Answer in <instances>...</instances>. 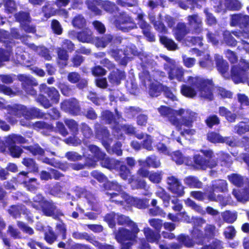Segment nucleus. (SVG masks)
Instances as JSON below:
<instances>
[{"instance_id": "13", "label": "nucleus", "mask_w": 249, "mask_h": 249, "mask_svg": "<svg viewBox=\"0 0 249 249\" xmlns=\"http://www.w3.org/2000/svg\"><path fill=\"white\" fill-rule=\"evenodd\" d=\"M187 25L190 33L198 35L203 31L202 18L197 14H194L187 17Z\"/></svg>"}, {"instance_id": "29", "label": "nucleus", "mask_w": 249, "mask_h": 249, "mask_svg": "<svg viewBox=\"0 0 249 249\" xmlns=\"http://www.w3.org/2000/svg\"><path fill=\"white\" fill-rule=\"evenodd\" d=\"M80 192L82 196L87 199L88 204L92 209L94 210L98 203L97 198L94 195L86 189H82Z\"/></svg>"}, {"instance_id": "63", "label": "nucleus", "mask_w": 249, "mask_h": 249, "mask_svg": "<svg viewBox=\"0 0 249 249\" xmlns=\"http://www.w3.org/2000/svg\"><path fill=\"white\" fill-rule=\"evenodd\" d=\"M117 213L112 212L106 214L104 217V220L107 222L110 228H114L116 225Z\"/></svg>"}, {"instance_id": "5", "label": "nucleus", "mask_w": 249, "mask_h": 249, "mask_svg": "<svg viewBox=\"0 0 249 249\" xmlns=\"http://www.w3.org/2000/svg\"><path fill=\"white\" fill-rule=\"evenodd\" d=\"M28 141L25 137L19 134H13L8 136L6 138L8 154L13 158H20L23 151L16 143L24 144L27 143Z\"/></svg>"}, {"instance_id": "56", "label": "nucleus", "mask_w": 249, "mask_h": 249, "mask_svg": "<svg viewBox=\"0 0 249 249\" xmlns=\"http://www.w3.org/2000/svg\"><path fill=\"white\" fill-rule=\"evenodd\" d=\"M163 174L162 171H151L148 178L152 183L159 184L162 180Z\"/></svg>"}, {"instance_id": "11", "label": "nucleus", "mask_w": 249, "mask_h": 249, "mask_svg": "<svg viewBox=\"0 0 249 249\" xmlns=\"http://www.w3.org/2000/svg\"><path fill=\"white\" fill-rule=\"evenodd\" d=\"M17 77L18 80L21 82L22 89L27 94L34 97L37 96V91L34 87L38 85V82L35 78L23 74H18Z\"/></svg>"}, {"instance_id": "60", "label": "nucleus", "mask_w": 249, "mask_h": 249, "mask_svg": "<svg viewBox=\"0 0 249 249\" xmlns=\"http://www.w3.org/2000/svg\"><path fill=\"white\" fill-rule=\"evenodd\" d=\"M61 93L65 96L69 97L74 94V91L71 86L64 83H60L58 86Z\"/></svg>"}, {"instance_id": "37", "label": "nucleus", "mask_w": 249, "mask_h": 249, "mask_svg": "<svg viewBox=\"0 0 249 249\" xmlns=\"http://www.w3.org/2000/svg\"><path fill=\"white\" fill-rule=\"evenodd\" d=\"M100 119L104 123L107 124L117 123L115 116L111 111L108 110H105L101 112Z\"/></svg>"}, {"instance_id": "2", "label": "nucleus", "mask_w": 249, "mask_h": 249, "mask_svg": "<svg viewBox=\"0 0 249 249\" xmlns=\"http://www.w3.org/2000/svg\"><path fill=\"white\" fill-rule=\"evenodd\" d=\"M39 94L36 96L35 100L45 109L57 104L60 100V94L54 87H49L45 83L39 85Z\"/></svg>"}, {"instance_id": "15", "label": "nucleus", "mask_w": 249, "mask_h": 249, "mask_svg": "<svg viewBox=\"0 0 249 249\" xmlns=\"http://www.w3.org/2000/svg\"><path fill=\"white\" fill-rule=\"evenodd\" d=\"M230 24L232 27L238 26L243 30H248L249 28V16L242 13L231 15Z\"/></svg>"}, {"instance_id": "39", "label": "nucleus", "mask_w": 249, "mask_h": 249, "mask_svg": "<svg viewBox=\"0 0 249 249\" xmlns=\"http://www.w3.org/2000/svg\"><path fill=\"white\" fill-rule=\"evenodd\" d=\"M44 116L45 114L38 108L36 107L27 108L26 119H41Z\"/></svg>"}, {"instance_id": "6", "label": "nucleus", "mask_w": 249, "mask_h": 249, "mask_svg": "<svg viewBox=\"0 0 249 249\" xmlns=\"http://www.w3.org/2000/svg\"><path fill=\"white\" fill-rule=\"evenodd\" d=\"M186 165L197 170H206L207 168L212 169L217 166L215 160H207L200 154H195L193 157H189L186 160Z\"/></svg>"}, {"instance_id": "31", "label": "nucleus", "mask_w": 249, "mask_h": 249, "mask_svg": "<svg viewBox=\"0 0 249 249\" xmlns=\"http://www.w3.org/2000/svg\"><path fill=\"white\" fill-rule=\"evenodd\" d=\"M21 184L26 189L32 193H36L38 188L39 183L37 179L35 178H32L24 180L21 182Z\"/></svg>"}, {"instance_id": "16", "label": "nucleus", "mask_w": 249, "mask_h": 249, "mask_svg": "<svg viewBox=\"0 0 249 249\" xmlns=\"http://www.w3.org/2000/svg\"><path fill=\"white\" fill-rule=\"evenodd\" d=\"M168 189L174 194L176 197H181L185 194L184 187L181 182L174 176H171L167 178Z\"/></svg>"}, {"instance_id": "26", "label": "nucleus", "mask_w": 249, "mask_h": 249, "mask_svg": "<svg viewBox=\"0 0 249 249\" xmlns=\"http://www.w3.org/2000/svg\"><path fill=\"white\" fill-rule=\"evenodd\" d=\"M217 163H219L221 166L230 167L232 164V160L231 155L225 152L220 151L218 154V157L215 159Z\"/></svg>"}, {"instance_id": "22", "label": "nucleus", "mask_w": 249, "mask_h": 249, "mask_svg": "<svg viewBox=\"0 0 249 249\" xmlns=\"http://www.w3.org/2000/svg\"><path fill=\"white\" fill-rule=\"evenodd\" d=\"M114 170L117 172L119 176L124 180H127L131 174V171L129 167L124 161L120 160L117 161Z\"/></svg>"}, {"instance_id": "17", "label": "nucleus", "mask_w": 249, "mask_h": 249, "mask_svg": "<svg viewBox=\"0 0 249 249\" xmlns=\"http://www.w3.org/2000/svg\"><path fill=\"white\" fill-rule=\"evenodd\" d=\"M61 106L70 114L77 116L80 114L81 107L79 102L75 98H72L61 103Z\"/></svg>"}, {"instance_id": "34", "label": "nucleus", "mask_w": 249, "mask_h": 249, "mask_svg": "<svg viewBox=\"0 0 249 249\" xmlns=\"http://www.w3.org/2000/svg\"><path fill=\"white\" fill-rule=\"evenodd\" d=\"M228 179L232 184L237 187H243L245 182V178L237 173H232L228 175Z\"/></svg>"}, {"instance_id": "38", "label": "nucleus", "mask_w": 249, "mask_h": 249, "mask_svg": "<svg viewBox=\"0 0 249 249\" xmlns=\"http://www.w3.org/2000/svg\"><path fill=\"white\" fill-rule=\"evenodd\" d=\"M23 148L27 150L34 156H43L45 150L38 143H35L28 146H23Z\"/></svg>"}, {"instance_id": "43", "label": "nucleus", "mask_w": 249, "mask_h": 249, "mask_svg": "<svg viewBox=\"0 0 249 249\" xmlns=\"http://www.w3.org/2000/svg\"><path fill=\"white\" fill-rule=\"evenodd\" d=\"M212 188L215 192L227 193L228 192V183L224 179H217L212 185Z\"/></svg>"}, {"instance_id": "21", "label": "nucleus", "mask_w": 249, "mask_h": 249, "mask_svg": "<svg viewBox=\"0 0 249 249\" xmlns=\"http://www.w3.org/2000/svg\"><path fill=\"white\" fill-rule=\"evenodd\" d=\"M177 4L182 9L186 10L188 8L193 10L195 8H201V5L198 3L199 0H168Z\"/></svg>"}, {"instance_id": "18", "label": "nucleus", "mask_w": 249, "mask_h": 249, "mask_svg": "<svg viewBox=\"0 0 249 249\" xmlns=\"http://www.w3.org/2000/svg\"><path fill=\"white\" fill-rule=\"evenodd\" d=\"M122 38L121 36H114L109 34L104 35L102 37H98L96 38L97 43L99 46L103 48L106 47L110 43L119 45L122 43Z\"/></svg>"}, {"instance_id": "12", "label": "nucleus", "mask_w": 249, "mask_h": 249, "mask_svg": "<svg viewBox=\"0 0 249 249\" xmlns=\"http://www.w3.org/2000/svg\"><path fill=\"white\" fill-rule=\"evenodd\" d=\"M94 129L96 137L101 140L105 148H108L112 139L107 128L97 122L94 124Z\"/></svg>"}, {"instance_id": "14", "label": "nucleus", "mask_w": 249, "mask_h": 249, "mask_svg": "<svg viewBox=\"0 0 249 249\" xmlns=\"http://www.w3.org/2000/svg\"><path fill=\"white\" fill-rule=\"evenodd\" d=\"M163 68L167 72L170 80L176 79L178 81H182L184 75L183 70L182 67H178L176 62H172L171 64L165 63L163 65Z\"/></svg>"}, {"instance_id": "35", "label": "nucleus", "mask_w": 249, "mask_h": 249, "mask_svg": "<svg viewBox=\"0 0 249 249\" xmlns=\"http://www.w3.org/2000/svg\"><path fill=\"white\" fill-rule=\"evenodd\" d=\"M143 232L145 238L150 243L158 242L160 238L159 232H155L149 228H144Z\"/></svg>"}, {"instance_id": "40", "label": "nucleus", "mask_w": 249, "mask_h": 249, "mask_svg": "<svg viewBox=\"0 0 249 249\" xmlns=\"http://www.w3.org/2000/svg\"><path fill=\"white\" fill-rule=\"evenodd\" d=\"M160 42L168 51H175L178 49V45L175 41L166 36H160Z\"/></svg>"}, {"instance_id": "52", "label": "nucleus", "mask_w": 249, "mask_h": 249, "mask_svg": "<svg viewBox=\"0 0 249 249\" xmlns=\"http://www.w3.org/2000/svg\"><path fill=\"white\" fill-rule=\"evenodd\" d=\"M27 107L23 105H16L12 108V113L17 117H24L26 119Z\"/></svg>"}, {"instance_id": "57", "label": "nucleus", "mask_w": 249, "mask_h": 249, "mask_svg": "<svg viewBox=\"0 0 249 249\" xmlns=\"http://www.w3.org/2000/svg\"><path fill=\"white\" fill-rule=\"evenodd\" d=\"M205 122L209 128H212L214 125H218L220 124V120L216 115L213 114L208 116Z\"/></svg>"}, {"instance_id": "10", "label": "nucleus", "mask_w": 249, "mask_h": 249, "mask_svg": "<svg viewBox=\"0 0 249 249\" xmlns=\"http://www.w3.org/2000/svg\"><path fill=\"white\" fill-rule=\"evenodd\" d=\"M16 20L19 22L20 27L27 33H36V26L31 25L32 19L28 12L20 11L14 15Z\"/></svg>"}, {"instance_id": "53", "label": "nucleus", "mask_w": 249, "mask_h": 249, "mask_svg": "<svg viewBox=\"0 0 249 249\" xmlns=\"http://www.w3.org/2000/svg\"><path fill=\"white\" fill-rule=\"evenodd\" d=\"M88 148L92 154V156L98 161L101 158L106 156V153L103 152L99 147L95 145H89Z\"/></svg>"}, {"instance_id": "47", "label": "nucleus", "mask_w": 249, "mask_h": 249, "mask_svg": "<svg viewBox=\"0 0 249 249\" xmlns=\"http://www.w3.org/2000/svg\"><path fill=\"white\" fill-rule=\"evenodd\" d=\"M178 243L181 245L187 248H191L195 245L194 241L189 235L181 233L177 237Z\"/></svg>"}, {"instance_id": "51", "label": "nucleus", "mask_w": 249, "mask_h": 249, "mask_svg": "<svg viewBox=\"0 0 249 249\" xmlns=\"http://www.w3.org/2000/svg\"><path fill=\"white\" fill-rule=\"evenodd\" d=\"M72 24L75 28L79 29H82L86 28L87 22L83 16L78 15L73 18L72 20Z\"/></svg>"}, {"instance_id": "45", "label": "nucleus", "mask_w": 249, "mask_h": 249, "mask_svg": "<svg viewBox=\"0 0 249 249\" xmlns=\"http://www.w3.org/2000/svg\"><path fill=\"white\" fill-rule=\"evenodd\" d=\"M73 238L76 240H86L91 244H93L95 236L92 234H89L86 232H80L79 231H74L72 233Z\"/></svg>"}, {"instance_id": "61", "label": "nucleus", "mask_w": 249, "mask_h": 249, "mask_svg": "<svg viewBox=\"0 0 249 249\" xmlns=\"http://www.w3.org/2000/svg\"><path fill=\"white\" fill-rule=\"evenodd\" d=\"M84 61L85 58L84 56L75 53L71 58V64L70 66L73 68H78Z\"/></svg>"}, {"instance_id": "36", "label": "nucleus", "mask_w": 249, "mask_h": 249, "mask_svg": "<svg viewBox=\"0 0 249 249\" xmlns=\"http://www.w3.org/2000/svg\"><path fill=\"white\" fill-rule=\"evenodd\" d=\"M171 159L177 165H182L184 163L186 165V160L189 157L184 156L181 151L178 150L173 151L170 154Z\"/></svg>"}, {"instance_id": "41", "label": "nucleus", "mask_w": 249, "mask_h": 249, "mask_svg": "<svg viewBox=\"0 0 249 249\" xmlns=\"http://www.w3.org/2000/svg\"><path fill=\"white\" fill-rule=\"evenodd\" d=\"M163 85L161 83H151L149 86L148 92L150 96L157 97L159 96L163 90Z\"/></svg>"}, {"instance_id": "46", "label": "nucleus", "mask_w": 249, "mask_h": 249, "mask_svg": "<svg viewBox=\"0 0 249 249\" xmlns=\"http://www.w3.org/2000/svg\"><path fill=\"white\" fill-rule=\"evenodd\" d=\"M0 42L5 44V47L9 50L11 49L14 43L9 32L3 30H0Z\"/></svg>"}, {"instance_id": "42", "label": "nucleus", "mask_w": 249, "mask_h": 249, "mask_svg": "<svg viewBox=\"0 0 249 249\" xmlns=\"http://www.w3.org/2000/svg\"><path fill=\"white\" fill-rule=\"evenodd\" d=\"M118 160L106 157L105 156L101 158L99 161H100V164L102 167L112 170L114 169Z\"/></svg>"}, {"instance_id": "4", "label": "nucleus", "mask_w": 249, "mask_h": 249, "mask_svg": "<svg viewBox=\"0 0 249 249\" xmlns=\"http://www.w3.org/2000/svg\"><path fill=\"white\" fill-rule=\"evenodd\" d=\"M249 70V62L241 59L237 65L231 68V77L235 84L247 82L249 86V77H248Z\"/></svg>"}, {"instance_id": "44", "label": "nucleus", "mask_w": 249, "mask_h": 249, "mask_svg": "<svg viewBox=\"0 0 249 249\" xmlns=\"http://www.w3.org/2000/svg\"><path fill=\"white\" fill-rule=\"evenodd\" d=\"M156 196L162 200L164 207H168L170 205L171 196L170 195L162 188L160 187L155 193Z\"/></svg>"}, {"instance_id": "49", "label": "nucleus", "mask_w": 249, "mask_h": 249, "mask_svg": "<svg viewBox=\"0 0 249 249\" xmlns=\"http://www.w3.org/2000/svg\"><path fill=\"white\" fill-rule=\"evenodd\" d=\"M32 127L34 130L37 131L40 130H52L53 128V126L52 124H50L43 121L35 122L32 124Z\"/></svg>"}, {"instance_id": "28", "label": "nucleus", "mask_w": 249, "mask_h": 249, "mask_svg": "<svg viewBox=\"0 0 249 249\" xmlns=\"http://www.w3.org/2000/svg\"><path fill=\"white\" fill-rule=\"evenodd\" d=\"M232 194L237 199V200L239 201L245 202L249 200V185L248 187H245L243 189H233Z\"/></svg>"}, {"instance_id": "64", "label": "nucleus", "mask_w": 249, "mask_h": 249, "mask_svg": "<svg viewBox=\"0 0 249 249\" xmlns=\"http://www.w3.org/2000/svg\"><path fill=\"white\" fill-rule=\"evenodd\" d=\"M234 132L238 135L243 134L249 131V124L241 122L234 127Z\"/></svg>"}, {"instance_id": "33", "label": "nucleus", "mask_w": 249, "mask_h": 249, "mask_svg": "<svg viewBox=\"0 0 249 249\" xmlns=\"http://www.w3.org/2000/svg\"><path fill=\"white\" fill-rule=\"evenodd\" d=\"M185 184L190 188L200 189L202 188L203 183L198 178L194 176H189L185 178Z\"/></svg>"}, {"instance_id": "62", "label": "nucleus", "mask_w": 249, "mask_h": 249, "mask_svg": "<svg viewBox=\"0 0 249 249\" xmlns=\"http://www.w3.org/2000/svg\"><path fill=\"white\" fill-rule=\"evenodd\" d=\"M147 167L154 168H159L160 166V162L158 158L155 155H150L146 157Z\"/></svg>"}, {"instance_id": "25", "label": "nucleus", "mask_w": 249, "mask_h": 249, "mask_svg": "<svg viewBox=\"0 0 249 249\" xmlns=\"http://www.w3.org/2000/svg\"><path fill=\"white\" fill-rule=\"evenodd\" d=\"M56 62L58 66L61 68H64L68 65L69 55L67 51L61 48L56 49Z\"/></svg>"}, {"instance_id": "54", "label": "nucleus", "mask_w": 249, "mask_h": 249, "mask_svg": "<svg viewBox=\"0 0 249 249\" xmlns=\"http://www.w3.org/2000/svg\"><path fill=\"white\" fill-rule=\"evenodd\" d=\"M216 66L218 71L222 75L225 74L229 70L228 62L222 58L216 59Z\"/></svg>"}, {"instance_id": "59", "label": "nucleus", "mask_w": 249, "mask_h": 249, "mask_svg": "<svg viewBox=\"0 0 249 249\" xmlns=\"http://www.w3.org/2000/svg\"><path fill=\"white\" fill-rule=\"evenodd\" d=\"M122 143L120 142H116L112 146V148L110 147V144L109 145L108 148H106L107 151L110 154H116L117 156H121L123 153L122 150L121 149Z\"/></svg>"}, {"instance_id": "23", "label": "nucleus", "mask_w": 249, "mask_h": 249, "mask_svg": "<svg viewBox=\"0 0 249 249\" xmlns=\"http://www.w3.org/2000/svg\"><path fill=\"white\" fill-rule=\"evenodd\" d=\"M125 77L126 74L124 71L118 69L111 71L108 76L109 82L116 85H119L121 81L125 79Z\"/></svg>"}, {"instance_id": "32", "label": "nucleus", "mask_w": 249, "mask_h": 249, "mask_svg": "<svg viewBox=\"0 0 249 249\" xmlns=\"http://www.w3.org/2000/svg\"><path fill=\"white\" fill-rule=\"evenodd\" d=\"M218 113L221 116L224 117L226 120L230 123L235 122L237 117L235 113H232L227 108L223 106L219 107Z\"/></svg>"}, {"instance_id": "24", "label": "nucleus", "mask_w": 249, "mask_h": 249, "mask_svg": "<svg viewBox=\"0 0 249 249\" xmlns=\"http://www.w3.org/2000/svg\"><path fill=\"white\" fill-rule=\"evenodd\" d=\"M76 38L79 42L82 43H91L94 40L93 32L89 28H85L77 32Z\"/></svg>"}, {"instance_id": "48", "label": "nucleus", "mask_w": 249, "mask_h": 249, "mask_svg": "<svg viewBox=\"0 0 249 249\" xmlns=\"http://www.w3.org/2000/svg\"><path fill=\"white\" fill-rule=\"evenodd\" d=\"M116 223L118 225H125L128 227L137 225L128 216L120 213H117Z\"/></svg>"}, {"instance_id": "55", "label": "nucleus", "mask_w": 249, "mask_h": 249, "mask_svg": "<svg viewBox=\"0 0 249 249\" xmlns=\"http://www.w3.org/2000/svg\"><path fill=\"white\" fill-rule=\"evenodd\" d=\"M58 237V234L53 230V228L50 227L47 231L44 233V239L49 244H52L56 241Z\"/></svg>"}, {"instance_id": "27", "label": "nucleus", "mask_w": 249, "mask_h": 249, "mask_svg": "<svg viewBox=\"0 0 249 249\" xmlns=\"http://www.w3.org/2000/svg\"><path fill=\"white\" fill-rule=\"evenodd\" d=\"M21 163L27 168L30 173L34 174L38 173V165L34 159L25 157L22 159Z\"/></svg>"}, {"instance_id": "1", "label": "nucleus", "mask_w": 249, "mask_h": 249, "mask_svg": "<svg viewBox=\"0 0 249 249\" xmlns=\"http://www.w3.org/2000/svg\"><path fill=\"white\" fill-rule=\"evenodd\" d=\"M188 81L190 85L182 84L180 87L181 94L189 98H194L196 95L197 89L201 97L212 101L213 99L214 84L212 79H204L198 76H189Z\"/></svg>"}, {"instance_id": "58", "label": "nucleus", "mask_w": 249, "mask_h": 249, "mask_svg": "<svg viewBox=\"0 0 249 249\" xmlns=\"http://www.w3.org/2000/svg\"><path fill=\"white\" fill-rule=\"evenodd\" d=\"M55 229L56 231V234L61 235V239L65 240L67 238V227L66 224L61 221L56 224Z\"/></svg>"}, {"instance_id": "9", "label": "nucleus", "mask_w": 249, "mask_h": 249, "mask_svg": "<svg viewBox=\"0 0 249 249\" xmlns=\"http://www.w3.org/2000/svg\"><path fill=\"white\" fill-rule=\"evenodd\" d=\"M197 113L190 110H186V113L184 115H183L180 120L174 117L173 119H170V121L171 123L175 125L178 130H181L182 126L184 125L188 128H191L193 126V123L196 120Z\"/></svg>"}, {"instance_id": "3", "label": "nucleus", "mask_w": 249, "mask_h": 249, "mask_svg": "<svg viewBox=\"0 0 249 249\" xmlns=\"http://www.w3.org/2000/svg\"><path fill=\"white\" fill-rule=\"evenodd\" d=\"M31 206L37 211H41L46 216H53L57 212V206L52 200H48L41 194L36 195L31 202Z\"/></svg>"}, {"instance_id": "19", "label": "nucleus", "mask_w": 249, "mask_h": 249, "mask_svg": "<svg viewBox=\"0 0 249 249\" xmlns=\"http://www.w3.org/2000/svg\"><path fill=\"white\" fill-rule=\"evenodd\" d=\"M127 204L140 209H145L149 206V199L140 198L136 197L128 196L125 199Z\"/></svg>"}, {"instance_id": "7", "label": "nucleus", "mask_w": 249, "mask_h": 249, "mask_svg": "<svg viewBox=\"0 0 249 249\" xmlns=\"http://www.w3.org/2000/svg\"><path fill=\"white\" fill-rule=\"evenodd\" d=\"M114 24L118 29L123 32H128L137 28L133 18L124 12L119 14L114 20Z\"/></svg>"}, {"instance_id": "50", "label": "nucleus", "mask_w": 249, "mask_h": 249, "mask_svg": "<svg viewBox=\"0 0 249 249\" xmlns=\"http://www.w3.org/2000/svg\"><path fill=\"white\" fill-rule=\"evenodd\" d=\"M192 238L197 244L203 243L204 239L203 232L197 228H194L191 232Z\"/></svg>"}, {"instance_id": "30", "label": "nucleus", "mask_w": 249, "mask_h": 249, "mask_svg": "<svg viewBox=\"0 0 249 249\" xmlns=\"http://www.w3.org/2000/svg\"><path fill=\"white\" fill-rule=\"evenodd\" d=\"M139 27L142 29V33L149 42H153L155 40L154 35L151 32V26L146 21H142L139 24Z\"/></svg>"}, {"instance_id": "20", "label": "nucleus", "mask_w": 249, "mask_h": 249, "mask_svg": "<svg viewBox=\"0 0 249 249\" xmlns=\"http://www.w3.org/2000/svg\"><path fill=\"white\" fill-rule=\"evenodd\" d=\"M190 33V30L184 22H178L173 30L174 37L179 42L183 41L185 36Z\"/></svg>"}, {"instance_id": "8", "label": "nucleus", "mask_w": 249, "mask_h": 249, "mask_svg": "<svg viewBox=\"0 0 249 249\" xmlns=\"http://www.w3.org/2000/svg\"><path fill=\"white\" fill-rule=\"evenodd\" d=\"M131 230L123 227L118 229L115 233V239L119 243H123L126 241L136 242L137 234L140 231L137 225L128 226Z\"/></svg>"}]
</instances>
